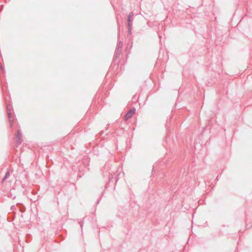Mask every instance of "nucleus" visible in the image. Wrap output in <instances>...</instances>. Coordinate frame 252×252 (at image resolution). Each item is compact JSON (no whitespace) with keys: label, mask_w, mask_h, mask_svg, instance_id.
Returning a JSON list of instances; mask_svg holds the SVG:
<instances>
[{"label":"nucleus","mask_w":252,"mask_h":252,"mask_svg":"<svg viewBox=\"0 0 252 252\" xmlns=\"http://www.w3.org/2000/svg\"><path fill=\"white\" fill-rule=\"evenodd\" d=\"M136 110L135 108L131 109L125 115V121L128 120L132 117V116L135 113Z\"/></svg>","instance_id":"obj_1"}]
</instances>
